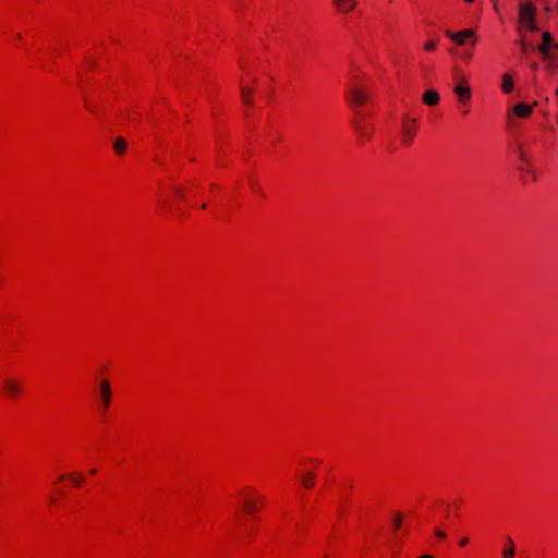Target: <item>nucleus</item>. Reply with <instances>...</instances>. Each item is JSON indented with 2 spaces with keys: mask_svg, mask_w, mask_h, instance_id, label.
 Returning a JSON list of instances; mask_svg holds the SVG:
<instances>
[{
  "mask_svg": "<svg viewBox=\"0 0 558 558\" xmlns=\"http://www.w3.org/2000/svg\"><path fill=\"white\" fill-rule=\"evenodd\" d=\"M236 500L241 511L246 515L257 514L266 505L265 496L252 485H246L239 489Z\"/></svg>",
  "mask_w": 558,
  "mask_h": 558,
  "instance_id": "1",
  "label": "nucleus"
},
{
  "mask_svg": "<svg viewBox=\"0 0 558 558\" xmlns=\"http://www.w3.org/2000/svg\"><path fill=\"white\" fill-rule=\"evenodd\" d=\"M476 47L475 37H448L445 49L456 60L469 62Z\"/></svg>",
  "mask_w": 558,
  "mask_h": 558,
  "instance_id": "2",
  "label": "nucleus"
},
{
  "mask_svg": "<svg viewBox=\"0 0 558 558\" xmlns=\"http://www.w3.org/2000/svg\"><path fill=\"white\" fill-rule=\"evenodd\" d=\"M256 82L257 78L255 77L253 71L248 68H243V73L240 78V88L241 100L246 106L253 104L254 85Z\"/></svg>",
  "mask_w": 558,
  "mask_h": 558,
  "instance_id": "3",
  "label": "nucleus"
},
{
  "mask_svg": "<svg viewBox=\"0 0 558 558\" xmlns=\"http://www.w3.org/2000/svg\"><path fill=\"white\" fill-rule=\"evenodd\" d=\"M519 23L526 31H536V7L532 2L521 3L519 8Z\"/></svg>",
  "mask_w": 558,
  "mask_h": 558,
  "instance_id": "4",
  "label": "nucleus"
},
{
  "mask_svg": "<svg viewBox=\"0 0 558 558\" xmlns=\"http://www.w3.org/2000/svg\"><path fill=\"white\" fill-rule=\"evenodd\" d=\"M537 51L543 60H556L558 58V41L555 37H541Z\"/></svg>",
  "mask_w": 558,
  "mask_h": 558,
  "instance_id": "5",
  "label": "nucleus"
},
{
  "mask_svg": "<svg viewBox=\"0 0 558 558\" xmlns=\"http://www.w3.org/2000/svg\"><path fill=\"white\" fill-rule=\"evenodd\" d=\"M537 51L543 60H556L558 58V41L555 37H541Z\"/></svg>",
  "mask_w": 558,
  "mask_h": 558,
  "instance_id": "6",
  "label": "nucleus"
},
{
  "mask_svg": "<svg viewBox=\"0 0 558 558\" xmlns=\"http://www.w3.org/2000/svg\"><path fill=\"white\" fill-rule=\"evenodd\" d=\"M454 87L453 93L457 97V102L459 101H471L472 99V89L469 84V80L464 74H459L454 76Z\"/></svg>",
  "mask_w": 558,
  "mask_h": 558,
  "instance_id": "7",
  "label": "nucleus"
},
{
  "mask_svg": "<svg viewBox=\"0 0 558 558\" xmlns=\"http://www.w3.org/2000/svg\"><path fill=\"white\" fill-rule=\"evenodd\" d=\"M368 90L363 86H352L347 94V101L351 107H362L368 101Z\"/></svg>",
  "mask_w": 558,
  "mask_h": 558,
  "instance_id": "8",
  "label": "nucleus"
},
{
  "mask_svg": "<svg viewBox=\"0 0 558 558\" xmlns=\"http://www.w3.org/2000/svg\"><path fill=\"white\" fill-rule=\"evenodd\" d=\"M3 392L7 398L17 399L23 395V383L14 377H8L3 380Z\"/></svg>",
  "mask_w": 558,
  "mask_h": 558,
  "instance_id": "9",
  "label": "nucleus"
},
{
  "mask_svg": "<svg viewBox=\"0 0 558 558\" xmlns=\"http://www.w3.org/2000/svg\"><path fill=\"white\" fill-rule=\"evenodd\" d=\"M519 169L521 171L522 178L525 182H535L537 180L536 170L527 158L526 154L520 150V165Z\"/></svg>",
  "mask_w": 558,
  "mask_h": 558,
  "instance_id": "10",
  "label": "nucleus"
},
{
  "mask_svg": "<svg viewBox=\"0 0 558 558\" xmlns=\"http://www.w3.org/2000/svg\"><path fill=\"white\" fill-rule=\"evenodd\" d=\"M98 397L100 400L101 410L106 412L111 407L113 400L111 384L108 379L100 380L98 387Z\"/></svg>",
  "mask_w": 558,
  "mask_h": 558,
  "instance_id": "11",
  "label": "nucleus"
},
{
  "mask_svg": "<svg viewBox=\"0 0 558 558\" xmlns=\"http://www.w3.org/2000/svg\"><path fill=\"white\" fill-rule=\"evenodd\" d=\"M417 122L415 119L405 118L402 122L401 141L409 146L414 141L417 133Z\"/></svg>",
  "mask_w": 558,
  "mask_h": 558,
  "instance_id": "12",
  "label": "nucleus"
},
{
  "mask_svg": "<svg viewBox=\"0 0 558 558\" xmlns=\"http://www.w3.org/2000/svg\"><path fill=\"white\" fill-rule=\"evenodd\" d=\"M316 473L312 470H300V482L305 489H312L316 484Z\"/></svg>",
  "mask_w": 558,
  "mask_h": 558,
  "instance_id": "13",
  "label": "nucleus"
},
{
  "mask_svg": "<svg viewBox=\"0 0 558 558\" xmlns=\"http://www.w3.org/2000/svg\"><path fill=\"white\" fill-rule=\"evenodd\" d=\"M323 461L317 457H304L300 461V468L303 470H312L316 473L322 466Z\"/></svg>",
  "mask_w": 558,
  "mask_h": 558,
  "instance_id": "14",
  "label": "nucleus"
},
{
  "mask_svg": "<svg viewBox=\"0 0 558 558\" xmlns=\"http://www.w3.org/2000/svg\"><path fill=\"white\" fill-rule=\"evenodd\" d=\"M333 4L339 13H350L356 5V0H333Z\"/></svg>",
  "mask_w": 558,
  "mask_h": 558,
  "instance_id": "15",
  "label": "nucleus"
},
{
  "mask_svg": "<svg viewBox=\"0 0 558 558\" xmlns=\"http://www.w3.org/2000/svg\"><path fill=\"white\" fill-rule=\"evenodd\" d=\"M170 209V194L166 191H159L157 195L156 210L167 211Z\"/></svg>",
  "mask_w": 558,
  "mask_h": 558,
  "instance_id": "16",
  "label": "nucleus"
},
{
  "mask_svg": "<svg viewBox=\"0 0 558 558\" xmlns=\"http://www.w3.org/2000/svg\"><path fill=\"white\" fill-rule=\"evenodd\" d=\"M422 101L423 104L430 107L437 106L440 102L439 93L434 89H428L423 93Z\"/></svg>",
  "mask_w": 558,
  "mask_h": 558,
  "instance_id": "17",
  "label": "nucleus"
},
{
  "mask_svg": "<svg viewBox=\"0 0 558 558\" xmlns=\"http://www.w3.org/2000/svg\"><path fill=\"white\" fill-rule=\"evenodd\" d=\"M533 107L525 102H519L513 107V112L517 117L527 118L531 116Z\"/></svg>",
  "mask_w": 558,
  "mask_h": 558,
  "instance_id": "18",
  "label": "nucleus"
},
{
  "mask_svg": "<svg viewBox=\"0 0 558 558\" xmlns=\"http://www.w3.org/2000/svg\"><path fill=\"white\" fill-rule=\"evenodd\" d=\"M66 480L73 487L80 488L85 484V477L82 472L75 471L66 474Z\"/></svg>",
  "mask_w": 558,
  "mask_h": 558,
  "instance_id": "19",
  "label": "nucleus"
},
{
  "mask_svg": "<svg viewBox=\"0 0 558 558\" xmlns=\"http://www.w3.org/2000/svg\"><path fill=\"white\" fill-rule=\"evenodd\" d=\"M515 544L511 537H507L505 542L504 558H514Z\"/></svg>",
  "mask_w": 558,
  "mask_h": 558,
  "instance_id": "20",
  "label": "nucleus"
},
{
  "mask_svg": "<svg viewBox=\"0 0 558 558\" xmlns=\"http://www.w3.org/2000/svg\"><path fill=\"white\" fill-rule=\"evenodd\" d=\"M501 88L505 93H511L514 88V82L510 74L505 73L502 75V85Z\"/></svg>",
  "mask_w": 558,
  "mask_h": 558,
  "instance_id": "21",
  "label": "nucleus"
},
{
  "mask_svg": "<svg viewBox=\"0 0 558 558\" xmlns=\"http://www.w3.org/2000/svg\"><path fill=\"white\" fill-rule=\"evenodd\" d=\"M128 144L123 137H118L114 141L113 148L118 155H123L126 150Z\"/></svg>",
  "mask_w": 558,
  "mask_h": 558,
  "instance_id": "22",
  "label": "nucleus"
},
{
  "mask_svg": "<svg viewBox=\"0 0 558 558\" xmlns=\"http://www.w3.org/2000/svg\"><path fill=\"white\" fill-rule=\"evenodd\" d=\"M171 195L175 199H185L186 197V190L181 185H174L171 189Z\"/></svg>",
  "mask_w": 558,
  "mask_h": 558,
  "instance_id": "23",
  "label": "nucleus"
},
{
  "mask_svg": "<svg viewBox=\"0 0 558 558\" xmlns=\"http://www.w3.org/2000/svg\"><path fill=\"white\" fill-rule=\"evenodd\" d=\"M439 45V39L438 38H432V39H428L424 45H423V49L426 51V52H433L435 51V49L438 47Z\"/></svg>",
  "mask_w": 558,
  "mask_h": 558,
  "instance_id": "24",
  "label": "nucleus"
},
{
  "mask_svg": "<svg viewBox=\"0 0 558 558\" xmlns=\"http://www.w3.org/2000/svg\"><path fill=\"white\" fill-rule=\"evenodd\" d=\"M519 45L521 47V51L524 54H530L531 52H533L535 50L534 45L532 43L526 41L525 39H521L519 41Z\"/></svg>",
  "mask_w": 558,
  "mask_h": 558,
  "instance_id": "25",
  "label": "nucleus"
},
{
  "mask_svg": "<svg viewBox=\"0 0 558 558\" xmlns=\"http://www.w3.org/2000/svg\"><path fill=\"white\" fill-rule=\"evenodd\" d=\"M457 108L462 116H466L471 111V101H459Z\"/></svg>",
  "mask_w": 558,
  "mask_h": 558,
  "instance_id": "26",
  "label": "nucleus"
},
{
  "mask_svg": "<svg viewBox=\"0 0 558 558\" xmlns=\"http://www.w3.org/2000/svg\"><path fill=\"white\" fill-rule=\"evenodd\" d=\"M403 513L401 512H397L393 517V521H392V526H393V530L395 531H398L401 529L402 526V523H403Z\"/></svg>",
  "mask_w": 558,
  "mask_h": 558,
  "instance_id": "27",
  "label": "nucleus"
},
{
  "mask_svg": "<svg viewBox=\"0 0 558 558\" xmlns=\"http://www.w3.org/2000/svg\"><path fill=\"white\" fill-rule=\"evenodd\" d=\"M475 29L473 28H465V29H462V31H459V32H447L445 35H463V36H466V35H475Z\"/></svg>",
  "mask_w": 558,
  "mask_h": 558,
  "instance_id": "28",
  "label": "nucleus"
},
{
  "mask_svg": "<svg viewBox=\"0 0 558 558\" xmlns=\"http://www.w3.org/2000/svg\"><path fill=\"white\" fill-rule=\"evenodd\" d=\"M250 185H251V191L253 193L258 194V193L262 192V189H260V186H259V184L257 182H253L252 181Z\"/></svg>",
  "mask_w": 558,
  "mask_h": 558,
  "instance_id": "29",
  "label": "nucleus"
},
{
  "mask_svg": "<svg viewBox=\"0 0 558 558\" xmlns=\"http://www.w3.org/2000/svg\"><path fill=\"white\" fill-rule=\"evenodd\" d=\"M434 534L439 539H445L446 536H447L446 533L442 530H440V529H435L434 530Z\"/></svg>",
  "mask_w": 558,
  "mask_h": 558,
  "instance_id": "30",
  "label": "nucleus"
},
{
  "mask_svg": "<svg viewBox=\"0 0 558 558\" xmlns=\"http://www.w3.org/2000/svg\"><path fill=\"white\" fill-rule=\"evenodd\" d=\"M469 543V538L468 537H463L459 541V546L460 547H465Z\"/></svg>",
  "mask_w": 558,
  "mask_h": 558,
  "instance_id": "31",
  "label": "nucleus"
},
{
  "mask_svg": "<svg viewBox=\"0 0 558 558\" xmlns=\"http://www.w3.org/2000/svg\"><path fill=\"white\" fill-rule=\"evenodd\" d=\"M66 480V474H62L58 477V480L56 481V484H59L61 483L62 481Z\"/></svg>",
  "mask_w": 558,
  "mask_h": 558,
  "instance_id": "32",
  "label": "nucleus"
},
{
  "mask_svg": "<svg viewBox=\"0 0 558 558\" xmlns=\"http://www.w3.org/2000/svg\"><path fill=\"white\" fill-rule=\"evenodd\" d=\"M417 558H435V557L430 554H424V555L418 556Z\"/></svg>",
  "mask_w": 558,
  "mask_h": 558,
  "instance_id": "33",
  "label": "nucleus"
},
{
  "mask_svg": "<svg viewBox=\"0 0 558 558\" xmlns=\"http://www.w3.org/2000/svg\"><path fill=\"white\" fill-rule=\"evenodd\" d=\"M96 473H97V469H96V468H94V469H92V470L89 471V474H90V475H95Z\"/></svg>",
  "mask_w": 558,
  "mask_h": 558,
  "instance_id": "34",
  "label": "nucleus"
},
{
  "mask_svg": "<svg viewBox=\"0 0 558 558\" xmlns=\"http://www.w3.org/2000/svg\"><path fill=\"white\" fill-rule=\"evenodd\" d=\"M541 35L547 36V35H551V34L548 31H545Z\"/></svg>",
  "mask_w": 558,
  "mask_h": 558,
  "instance_id": "35",
  "label": "nucleus"
},
{
  "mask_svg": "<svg viewBox=\"0 0 558 558\" xmlns=\"http://www.w3.org/2000/svg\"><path fill=\"white\" fill-rule=\"evenodd\" d=\"M201 208H202V209H205V208H206V204H205V203H204V204H202Z\"/></svg>",
  "mask_w": 558,
  "mask_h": 558,
  "instance_id": "36",
  "label": "nucleus"
},
{
  "mask_svg": "<svg viewBox=\"0 0 558 558\" xmlns=\"http://www.w3.org/2000/svg\"><path fill=\"white\" fill-rule=\"evenodd\" d=\"M466 2H473L474 0H465Z\"/></svg>",
  "mask_w": 558,
  "mask_h": 558,
  "instance_id": "37",
  "label": "nucleus"
},
{
  "mask_svg": "<svg viewBox=\"0 0 558 558\" xmlns=\"http://www.w3.org/2000/svg\"><path fill=\"white\" fill-rule=\"evenodd\" d=\"M556 123H557V125H558V116H557V119H556Z\"/></svg>",
  "mask_w": 558,
  "mask_h": 558,
  "instance_id": "38",
  "label": "nucleus"
},
{
  "mask_svg": "<svg viewBox=\"0 0 558 558\" xmlns=\"http://www.w3.org/2000/svg\"><path fill=\"white\" fill-rule=\"evenodd\" d=\"M556 94L558 95V89L556 90Z\"/></svg>",
  "mask_w": 558,
  "mask_h": 558,
  "instance_id": "39",
  "label": "nucleus"
}]
</instances>
